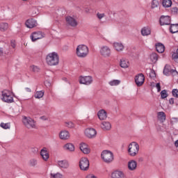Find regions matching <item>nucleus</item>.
Wrapping results in <instances>:
<instances>
[{"label":"nucleus","mask_w":178,"mask_h":178,"mask_svg":"<svg viewBox=\"0 0 178 178\" xmlns=\"http://www.w3.org/2000/svg\"><path fill=\"white\" fill-rule=\"evenodd\" d=\"M46 63L49 66H58L59 65V55L56 52H52L46 56Z\"/></svg>","instance_id":"1"},{"label":"nucleus","mask_w":178,"mask_h":178,"mask_svg":"<svg viewBox=\"0 0 178 178\" xmlns=\"http://www.w3.org/2000/svg\"><path fill=\"white\" fill-rule=\"evenodd\" d=\"M89 53L88 47L86 44H79L76 49V55L78 58H86Z\"/></svg>","instance_id":"2"},{"label":"nucleus","mask_w":178,"mask_h":178,"mask_svg":"<svg viewBox=\"0 0 178 178\" xmlns=\"http://www.w3.org/2000/svg\"><path fill=\"white\" fill-rule=\"evenodd\" d=\"M140 151V145L136 142L131 143L128 146V154L129 156H137Z\"/></svg>","instance_id":"3"},{"label":"nucleus","mask_w":178,"mask_h":178,"mask_svg":"<svg viewBox=\"0 0 178 178\" xmlns=\"http://www.w3.org/2000/svg\"><path fill=\"white\" fill-rule=\"evenodd\" d=\"M101 158L105 163L113 162V153L109 150H104L101 154Z\"/></svg>","instance_id":"4"},{"label":"nucleus","mask_w":178,"mask_h":178,"mask_svg":"<svg viewBox=\"0 0 178 178\" xmlns=\"http://www.w3.org/2000/svg\"><path fill=\"white\" fill-rule=\"evenodd\" d=\"M22 123L26 127V129H36L35 121L30 117L24 116L22 119Z\"/></svg>","instance_id":"5"},{"label":"nucleus","mask_w":178,"mask_h":178,"mask_svg":"<svg viewBox=\"0 0 178 178\" xmlns=\"http://www.w3.org/2000/svg\"><path fill=\"white\" fill-rule=\"evenodd\" d=\"M79 168L83 172H86L90 169V161H88L87 157L81 158L79 160Z\"/></svg>","instance_id":"6"},{"label":"nucleus","mask_w":178,"mask_h":178,"mask_svg":"<svg viewBox=\"0 0 178 178\" xmlns=\"http://www.w3.org/2000/svg\"><path fill=\"white\" fill-rule=\"evenodd\" d=\"M99 54L103 58H109L112 54L111 47L106 45H103L99 49Z\"/></svg>","instance_id":"7"},{"label":"nucleus","mask_w":178,"mask_h":178,"mask_svg":"<svg viewBox=\"0 0 178 178\" xmlns=\"http://www.w3.org/2000/svg\"><path fill=\"white\" fill-rule=\"evenodd\" d=\"M65 22L67 26H70V27H77L79 24L77 19L74 16L67 15L65 17Z\"/></svg>","instance_id":"8"},{"label":"nucleus","mask_w":178,"mask_h":178,"mask_svg":"<svg viewBox=\"0 0 178 178\" xmlns=\"http://www.w3.org/2000/svg\"><path fill=\"white\" fill-rule=\"evenodd\" d=\"M2 101L8 104H12L13 102V97L10 95L9 90L2 91Z\"/></svg>","instance_id":"9"},{"label":"nucleus","mask_w":178,"mask_h":178,"mask_svg":"<svg viewBox=\"0 0 178 178\" xmlns=\"http://www.w3.org/2000/svg\"><path fill=\"white\" fill-rule=\"evenodd\" d=\"M30 37L33 42H35L37 40H42V38H44L45 34L42 33L41 31H36L32 33Z\"/></svg>","instance_id":"10"},{"label":"nucleus","mask_w":178,"mask_h":178,"mask_svg":"<svg viewBox=\"0 0 178 178\" xmlns=\"http://www.w3.org/2000/svg\"><path fill=\"white\" fill-rule=\"evenodd\" d=\"M144 81H145V76L144 74H139L135 77V83L138 87H141L144 84Z\"/></svg>","instance_id":"11"},{"label":"nucleus","mask_w":178,"mask_h":178,"mask_svg":"<svg viewBox=\"0 0 178 178\" xmlns=\"http://www.w3.org/2000/svg\"><path fill=\"white\" fill-rule=\"evenodd\" d=\"M80 84H85L86 86H90L92 83V77L90 76H80L79 77Z\"/></svg>","instance_id":"12"},{"label":"nucleus","mask_w":178,"mask_h":178,"mask_svg":"<svg viewBox=\"0 0 178 178\" xmlns=\"http://www.w3.org/2000/svg\"><path fill=\"white\" fill-rule=\"evenodd\" d=\"M25 25L27 29H34V27H37L38 24L35 19L33 18L29 19L25 22Z\"/></svg>","instance_id":"13"},{"label":"nucleus","mask_w":178,"mask_h":178,"mask_svg":"<svg viewBox=\"0 0 178 178\" xmlns=\"http://www.w3.org/2000/svg\"><path fill=\"white\" fill-rule=\"evenodd\" d=\"M85 134L88 138H94L97 136V131L92 128H88L85 130Z\"/></svg>","instance_id":"14"},{"label":"nucleus","mask_w":178,"mask_h":178,"mask_svg":"<svg viewBox=\"0 0 178 178\" xmlns=\"http://www.w3.org/2000/svg\"><path fill=\"white\" fill-rule=\"evenodd\" d=\"M63 150L67 151V152H74L76 150V147L73 145V143H66L63 146Z\"/></svg>","instance_id":"15"},{"label":"nucleus","mask_w":178,"mask_h":178,"mask_svg":"<svg viewBox=\"0 0 178 178\" xmlns=\"http://www.w3.org/2000/svg\"><path fill=\"white\" fill-rule=\"evenodd\" d=\"M127 168L131 172L137 170V161L136 160H131L127 163Z\"/></svg>","instance_id":"16"},{"label":"nucleus","mask_w":178,"mask_h":178,"mask_svg":"<svg viewBox=\"0 0 178 178\" xmlns=\"http://www.w3.org/2000/svg\"><path fill=\"white\" fill-rule=\"evenodd\" d=\"M79 149L83 152V154H90V147H88V145L84 143H81L79 145Z\"/></svg>","instance_id":"17"},{"label":"nucleus","mask_w":178,"mask_h":178,"mask_svg":"<svg viewBox=\"0 0 178 178\" xmlns=\"http://www.w3.org/2000/svg\"><path fill=\"white\" fill-rule=\"evenodd\" d=\"M161 26H169L170 24V17L161 16L160 18Z\"/></svg>","instance_id":"18"},{"label":"nucleus","mask_w":178,"mask_h":178,"mask_svg":"<svg viewBox=\"0 0 178 178\" xmlns=\"http://www.w3.org/2000/svg\"><path fill=\"white\" fill-rule=\"evenodd\" d=\"M59 138L63 140H69L70 138V134L66 130H63L59 133Z\"/></svg>","instance_id":"19"},{"label":"nucleus","mask_w":178,"mask_h":178,"mask_svg":"<svg viewBox=\"0 0 178 178\" xmlns=\"http://www.w3.org/2000/svg\"><path fill=\"white\" fill-rule=\"evenodd\" d=\"M113 47L117 52H122L124 49V45L122 42H115L113 44Z\"/></svg>","instance_id":"20"},{"label":"nucleus","mask_w":178,"mask_h":178,"mask_svg":"<svg viewBox=\"0 0 178 178\" xmlns=\"http://www.w3.org/2000/svg\"><path fill=\"white\" fill-rule=\"evenodd\" d=\"M126 176L122 171L115 170L111 173V178H124Z\"/></svg>","instance_id":"21"},{"label":"nucleus","mask_w":178,"mask_h":178,"mask_svg":"<svg viewBox=\"0 0 178 178\" xmlns=\"http://www.w3.org/2000/svg\"><path fill=\"white\" fill-rule=\"evenodd\" d=\"M120 66L122 69H127L130 67V62L127 59L122 58L120 61Z\"/></svg>","instance_id":"22"},{"label":"nucleus","mask_w":178,"mask_h":178,"mask_svg":"<svg viewBox=\"0 0 178 178\" xmlns=\"http://www.w3.org/2000/svg\"><path fill=\"white\" fill-rule=\"evenodd\" d=\"M40 155L43 159V161H48L49 159V153H48V151H47L46 148H43L40 151Z\"/></svg>","instance_id":"23"},{"label":"nucleus","mask_w":178,"mask_h":178,"mask_svg":"<svg viewBox=\"0 0 178 178\" xmlns=\"http://www.w3.org/2000/svg\"><path fill=\"white\" fill-rule=\"evenodd\" d=\"M97 115L99 120H105V119L108 118V115L106 114V111H105V110H100L98 112Z\"/></svg>","instance_id":"24"},{"label":"nucleus","mask_w":178,"mask_h":178,"mask_svg":"<svg viewBox=\"0 0 178 178\" xmlns=\"http://www.w3.org/2000/svg\"><path fill=\"white\" fill-rule=\"evenodd\" d=\"M157 119L161 123H163L166 120V114L163 111L159 112L157 113Z\"/></svg>","instance_id":"25"},{"label":"nucleus","mask_w":178,"mask_h":178,"mask_svg":"<svg viewBox=\"0 0 178 178\" xmlns=\"http://www.w3.org/2000/svg\"><path fill=\"white\" fill-rule=\"evenodd\" d=\"M102 129L104 131H109L112 129V124L109 122L104 121L102 123Z\"/></svg>","instance_id":"26"},{"label":"nucleus","mask_w":178,"mask_h":178,"mask_svg":"<svg viewBox=\"0 0 178 178\" xmlns=\"http://www.w3.org/2000/svg\"><path fill=\"white\" fill-rule=\"evenodd\" d=\"M156 49L159 54H163V52H165V45L161 42H159L156 44Z\"/></svg>","instance_id":"27"},{"label":"nucleus","mask_w":178,"mask_h":178,"mask_svg":"<svg viewBox=\"0 0 178 178\" xmlns=\"http://www.w3.org/2000/svg\"><path fill=\"white\" fill-rule=\"evenodd\" d=\"M58 165L60 168L63 169H67L69 168V162L66 160L59 161H58Z\"/></svg>","instance_id":"28"},{"label":"nucleus","mask_w":178,"mask_h":178,"mask_svg":"<svg viewBox=\"0 0 178 178\" xmlns=\"http://www.w3.org/2000/svg\"><path fill=\"white\" fill-rule=\"evenodd\" d=\"M141 34L143 37L151 35V29L148 27H144L141 29Z\"/></svg>","instance_id":"29"},{"label":"nucleus","mask_w":178,"mask_h":178,"mask_svg":"<svg viewBox=\"0 0 178 178\" xmlns=\"http://www.w3.org/2000/svg\"><path fill=\"white\" fill-rule=\"evenodd\" d=\"M8 27H9V24H8V23L6 22L0 23V31H2V32L6 31Z\"/></svg>","instance_id":"30"},{"label":"nucleus","mask_w":178,"mask_h":178,"mask_svg":"<svg viewBox=\"0 0 178 178\" xmlns=\"http://www.w3.org/2000/svg\"><path fill=\"white\" fill-rule=\"evenodd\" d=\"M158 54L156 53H152L150 54V60L152 62V63H156L158 62Z\"/></svg>","instance_id":"31"},{"label":"nucleus","mask_w":178,"mask_h":178,"mask_svg":"<svg viewBox=\"0 0 178 178\" xmlns=\"http://www.w3.org/2000/svg\"><path fill=\"white\" fill-rule=\"evenodd\" d=\"M170 33L175 34V33H178V24H172L170 28Z\"/></svg>","instance_id":"32"},{"label":"nucleus","mask_w":178,"mask_h":178,"mask_svg":"<svg viewBox=\"0 0 178 178\" xmlns=\"http://www.w3.org/2000/svg\"><path fill=\"white\" fill-rule=\"evenodd\" d=\"M162 3L164 8H170L172 6V0H163Z\"/></svg>","instance_id":"33"},{"label":"nucleus","mask_w":178,"mask_h":178,"mask_svg":"<svg viewBox=\"0 0 178 178\" xmlns=\"http://www.w3.org/2000/svg\"><path fill=\"white\" fill-rule=\"evenodd\" d=\"M30 70H31V72H33V73H38L40 72V69L39 68L38 66L33 65L30 66Z\"/></svg>","instance_id":"34"},{"label":"nucleus","mask_w":178,"mask_h":178,"mask_svg":"<svg viewBox=\"0 0 178 178\" xmlns=\"http://www.w3.org/2000/svg\"><path fill=\"white\" fill-rule=\"evenodd\" d=\"M35 98H36L37 99H40L41 98H42V97H44V92L40 90V91H37L35 93V95H34Z\"/></svg>","instance_id":"35"},{"label":"nucleus","mask_w":178,"mask_h":178,"mask_svg":"<svg viewBox=\"0 0 178 178\" xmlns=\"http://www.w3.org/2000/svg\"><path fill=\"white\" fill-rule=\"evenodd\" d=\"M172 72V68H170V65H166L163 70V74H165V76H168L170 72Z\"/></svg>","instance_id":"36"},{"label":"nucleus","mask_w":178,"mask_h":178,"mask_svg":"<svg viewBox=\"0 0 178 178\" xmlns=\"http://www.w3.org/2000/svg\"><path fill=\"white\" fill-rule=\"evenodd\" d=\"M51 178H63V175L59 172L50 174Z\"/></svg>","instance_id":"37"},{"label":"nucleus","mask_w":178,"mask_h":178,"mask_svg":"<svg viewBox=\"0 0 178 178\" xmlns=\"http://www.w3.org/2000/svg\"><path fill=\"white\" fill-rule=\"evenodd\" d=\"M109 84L110 86H119L120 84V81L116 79V80H113V81H111L109 82Z\"/></svg>","instance_id":"38"},{"label":"nucleus","mask_w":178,"mask_h":178,"mask_svg":"<svg viewBox=\"0 0 178 178\" xmlns=\"http://www.w3.org/2000/svg\"><path fill=\"white\" fill-rule=\"evenodd\" d=\"M172 58L175 62H178V49L172 54Z\"/></svg>","instance_id":"39"},{"label":"nucleus","mask_w":178,"mask_h":178,"mask_svg":"<svg viewBox=\"0 0 178 178\" xmlns=\"http://www.w3.org/2000/svg\"><path fill=\"white\" fill-rule=\"evenodd\" d=\"M159 5V2L156 0H153L152 2V9H155V8H158V6Z\"/></svg>","instance_id":"40"},{"label":"nucleus","mask_w":178,"mask_h":178,"mask_svg":"<svg viewBox=\"0 0 178 178\" xmlns=\"http://www.w3.org/2000/svg\"><path fill=\"white\" fill-rule=\"evenodd\" d=\"M161 96L162 99H165V98L168 97V92H166L165 90H162L161 92Z\"/></svg>","instance_id":"41"},{"label":"nucleus","mask_w":178,"mask_h":178,"mask_svg":"<svg viewBox=\"0 0 178 178\" xmlns=\"http://www.w3.org/2000/svg\"><path fill=\"white\" fill-rule=\"evenodd\" d=\"M29 165L30 166H35L37 165V159H32L29 161Z\"/></svg>","instance_id":"42"},{"label":"nucleus","mask_w":178,"mask_h":178,"mask_svg":"<svg viewBox=\"0 0 178 178\" xmlns=\"http://www.w3.org/2000/svg\"><path fill=\"white\" fill-rule=\"evenodd\" d=\"M1 127H2L3 129H10V124L9 123H1L0 124Z\"/></svg>","instance_id":"43"},{"label":"nucleus","mask_w":178,"mask_h":178,"mask_svg":"<svg viewBox=\"0 0 178 178\" xmlns=\"http://www.w3.org/2000/svg\"><path fill=\"white\" fill-rule=\"evenodd\" d=\"M66 127H68L69 129H73L74 127V124L72 122H65Z\"/></svg>","instance_id":"44"},{"label":"nucleus","mask_w":178,"mask_h":178,"mask_svg":"<svg viewBox=\"0 0 178 178\" xmlns=\"http://www.w3.org/2000/svg\"><path fill=\"white\" fill-rule=\"evenodd\" d=\"M177 12H178V8L177 7H174L171 9V13L172 15H177Z\"/></svg>","instance_id":"45"},{"label":"nucleus","mask_w":178,"mask_h":178,"mask_svg":"<svg viewBox=\"0 0 178 178\" xmlns=\"http://www.w3.org/2000/svg\"><path fill=\"white\" fill-rule=\"evenodd\" d=\"M85 178H98V177H97L94 174H88Z\"/></svg>","instance_id":"46"},{"label":"nucleus","mask_w":178,"mask_h":178,"mask_svg":"<svg viewBox=\"0 0 178 178\" xmlns=\"http://www.w3.org/2000/svg\"><path fill=\"white\" fill-rule=\"evenodd\" d=\"M172 95L174 97H176V98H178V90L177 89L172 90Z\"/></svg>","instance_id":"47"},{"label":"nucleus","mask_w":178,"mask_h":178,"mask_svg":"<svg viewBox=\"0 0 178 178\" xmlns=\"http://www.w3.org/2000/svg\"><path fill=\"white\" fill-rule=\"evenodd\" d=\"M97 16L98 19H103V17H105V14L98 13Z\"/></svg>","instance_id":"48"},{"label":"nucleus","mask_w":178,"mask_h":178,"mask_svg":"<svg viewBox=\"0 0 178 178\" xmlns=\"http://www.w3.org/2000/svg\"><path fill=\"white\" fill-rule=\"evenodd\" d=\"M32 13L33 16H35V15H38V8H34Z\"/></svg>","instance_id":"49"},{"label":"nucleus","mask_w":178,"mask_h":178,"mask_svg":"<svg viewBox=\"0 0 178 178\" xmlns=\"http://www.w3.org/2000/svg\"><path fill=\"white\" fill-rule=\"evenodd\" d=\"M156 87L157 88L158 92L161 91V84L159 83H156Z\"/></svg>","instance_id":"50"},{"label":"nucleus","mask_w":178,"mask_h":178,"mask_svg":"<svg viewBox=\"0 0 178 178\" xmlns=\"http://www.w3.org/2000/svg\"><path fill=\"white\" fill-rule=\"evenodd\" d=\"M44 84H45L46 87H50L51 86V83H49V81H46L44 82Z\"/></svg>","instance_id":"51"},{"label":"nucleus","mask_w":178,"mask_h":178,"mask_svg":"<svg viewBox=\"0 0 178 178\" xmlns=\"http://www.w3.org/2000/svg\"><path fill=\"white\" fill-rule=\"evenodd\" d=\"M11 47L13 48H15L16 47V44L15 43V41H13V40L11 41Z\"/></svg>","instance_id":"52"},{"label":"nucleus","mask_w":178,"mask_h":178,"mask_svg":"<svg viewBox=\"0 0 178 178\" xmlns=\"http://www.w3.org/2000/svg\"><path fill=\"white\" fill-rule=\"evenodd\" d=\"M169 102L171 105H173L175 104V100L173 98L170 99Z\"/></svg>","instance_id":"53"},{"label":"nucleus","mask_w":178,"mask_h":178,"mask_svg":"<svg viewBox=\"0 0 178 178\" xmlns=\"http://www.w3.org/2000/svg\"><path fill=\"white\" fill-rule=\"evenodd\" d=\"M149 74H150V77H155V72L152 71Z\"/></svg>","instance_id":"54"},{"label":"nucleus","mask_w":178,"mask_h":178,"mask_svg":"<svg viewBox=\"0 0 178 178\" xmlns=\"http://www.w3.org/2000/svg\"><path fill=\"white\" fill-rule=\"evenodd\" d=\"M25 92H31V89L29 88H26L25 89Z\"/></svg>","instance_id":"55"},{"label":"nucleus","mask_w":178,"mask_h":178,"mask_svg":"<svg viewBox=\"0 0 178 178\" xmlns=\"http://www.w3.org/2000/svg\"><path fill=\"white\" fill-rule=\"evenodd\" d=\"M156 129L157 131H162V127H161V126H158Z\"/></svg>","instance_id":"56"},{"label":"nucleus","mask_w":178,"mask_h":178,"mask_svg":"<svg viewBox=\"0 0 178 178\" xmlns=\"http://www.w3.org/2000/svg\"><path fill=\"white\" fill-rule=\"evenodd\" d=\"M175 147H178V140L175 143Z\"/></svg>","instance_id":"57"},{"label":"nucleus","mask_w":178,"mask_h":178,"mask_svg":"<svg viewBox=\"0 0 178 178\" xmlns=\"http://www.w3.org/2000/svg\"><path fill=\"white\" fill-rule=\"evenodd\" d=\"M85 12H86V13H88V12H90V8H86V9L85 10Z\"/></svg>","instance_id":"58"},{"label":"nucleus","mask_w":178,"mask_h":178,"mask_svg":"<svg viewBox=\"0 0 178 178\" xmlns=\"http://www.w3.org/2000/svg\"><path fill=\"white\" fill-rule=\"evenodd\" d=\"M3 54V50L2 49H0V55H2Z\"/></svg>","instance_id":"59"},{"label":"nucleus","mask_w":178,"mask_h":178,"mask_svg":"<svg viewBox=\"0 0 178 178\" xmlns=\"http://www.w3.org/2000/svg\"><path fill=\"white\" fill-rule=\"evenodd\" d=\"M42 119H43V120H48V118H47L45 117H42Z\"/></svg>","instance_id":"60"},{"label":"nucleus","mask_w":178,"mask_h":178,"mask_svg":"<svg viewBox=\"0 0 178 178\" xmlns=\"http://www.w3.org/2000/svg\"><path fill=\"white\" fill-rule=\"evenodd\" d=\"M35 151L36 152H38V149H36Z\"/></svg>","instance_id":"61"},{"label":"nucleus","mask_w":178,"mask_h":178,"mask_svg":"<svg viewBox=\"0 0 178 178\" xmlns=\"http://www.w3.org/2000/svg\"><path fill=\"white\" fill-rule=\"evenodd\" d=\"M22 1H29V0H22Z\"/></svg>","instance_id":"62"},{"label":"nucleus","mask_w":178,"mask_h":178,"mask_svg":"<svg viewBox=\"0 0 178 178\" xmlns=\"http://www.w3.org/2000/svg\"><path fill=\"white\" fill-rule=\"evenodd\" d=\"M174 120H176V119H177V118H173Z\"/></svg>","instance_id":"63"}]
</instances>
